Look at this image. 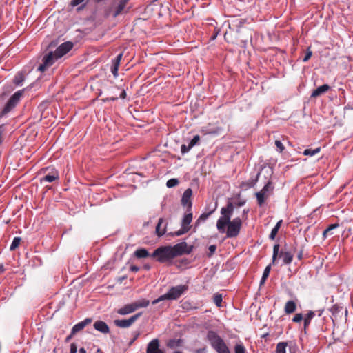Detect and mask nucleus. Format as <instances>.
Here are the masks:
<instances>
[{"mask_svg": "<svg viewBox=\"0 0 353 353\" xmlns=\"http://www.w3.org/2000/svg\"><path fill=\"white\" fill-rule=\"evenodd\" d=\"M296 305L294 301H288L285 305L284 310L286 314H292L295 312Z\"/></svg>", "mask_w": 353, "mask_h": 353, "instance_id": "25", "label": "nucleus"}, {"mask_svg": "<svg viewBox=\"0 0 353 353\" xmlns=\"http://www.w3.org/2000/svg\"><path fill=\"white\" fill-rule=\"evenodd\" d=\"M122 56H123V54L122 53H120L119 54H118L117 56V57L114 59L117 61H119V62H121V58H122Z\"/></svg>", "mask_w": 353, "mask_h": 353, "instance_id": "54", "label": "nucleus"}, {"mask_svg": "<svg viewBox=\"0 0 353 353\" xmlns=\"http://www.w3.org/2000/svg\"><path fill=\"white\" fill-rule=\"evenodd\" d=\"M118 70L119 68L112 65L111 72L114 77H117L118 76Z\"/></svg>", "mask_w": 353, "mask_h": 353, "instance_id": "49", "label": "nucleus"}, {"mask_svg": "<svg viewBox=\"0 0 353 353\" xmlns=\"http://www.w3.org/2000/svg\"><path fill=\"white\" fill-rule=\"evenodd\" d=\"M171 249L173 254H174V257L184 254H190L192 250V247H188L187 243L185 241L179 243L174 246H171Z\"/></svg>", "mask_w": 353, "mask_h": 353, "instance_id": "7", "label": "nucleus"}, {"mask_svg": "<svg viewBox=\"0 0 353 353\" xmlns=\"http://www.w3.org/2000/svg\"><path fill=\"white\" fill-rule=\"evenodd\" d=\"M146 353H164L159 349V341L157 339H152L147 345Z\"/></svg>", "mask_w": 353, "mask_h": 353, "instance_id": "16", "label": "nucleus"}, {"mask_svg": "<svg viewBox=\"0 0 353 353\" xmlns=\"http://www.w3.org/2000/svg\"><path fill=\"white\" fill-rule=\"evenodd\" d=\"M330 311L336 318L341 317L343 313H345V316L347 314V308L339 304H334L332 305V307L330 309Z\"/></svg>", "mask_w": 353, "mask_h": 353, "instance_id": "17", "label": "nucleus"}, {"mask_svg": "<svg viewBox=\"0 0 353 353\" xmlns=\"http://www.w3.org/2000/svg\"><path fill=\"white\" fill-rule=\"evenodd\" d=\"M92 321L91 318H86L83 321L74 325L72 328V334H76L77 332L82 330L86 325L90 324Z\"/></svg>", "mask_w": 353, "mask_h": 353, "instance_id": "18", "label": "nucleus"}, {"mask_svg": "<svg viewBox=\"0 0 353 353\" xmlns=\"http://www.w3.org/2000/svg\"><path fill=\"white\" fill-rule=\"evenodd\" d=\"M209 250V254H208V256H211L214 254L216 250V245H211L208 248Z\"/></svg>", "mask_w": 353, "mask_h": 353, "instance_id": "45", "label": "nucleus"}, {"mask_svg": "<svg viewBox=\"0 0 353 353\" xmlns=\"http://www.w3.org/2000/svg\"><path fill=\"white\" fill-rule=\"evenodd\" d=\"M270 270L271 265H268V266L265 267L262 276H264V278H268L270 274Z\"/></svg>", "mask_w": 353, "mask_h": 353, "instance_id": "46", "label": "nucleus"}, {"mask_svg": "<svg viewBox=\"0 0 353 353\" xmlns=\"http://www.w3.org/2000/svg\"><path fill=\"white\" fill-rule=\"evenodd\" d=\"M134 256L137 258L141 259V258L148 257L150 255L146 249L141 248V249L137 250L134 252Z\"/></svg>", "mask_w": 353, "mask_h": 353, "instance_id": "26", "label": "nucleus"}, {"mask_svg": "<svg viewBox=\"0 0 353 353\" xmlns=\"http://www.w3.org/2000/svg\"><path fill=\"white\" fill-rule=\"evenodd\" d=\"M272 190L273 186L271 181H269L259 192L256 193L257 203L260 207L263 205L265 199L270 196Z\"/></svg>", "mask_w": 353, "mask_h": 353, "instance_id": "6", "label": "nucleus"}, {"mask_svg": "<svg viewBox=\"0 0 353 353\" xmlns=\"http://www.w3.org/2000/svg\"><path fill=\"white\" fill-rule=\"evenodd\" d=\"M302 256H303V252H302V251H301V252L299 253V254H298V259L301 260V259H302Z\"/></svg>", "mask_w": 353, "mask_h": 353, "instance_id": "63", "label": "nucleus"}, {"mask_svg": "<svg viewBox=\"0 0 353 353\" xmlns=\"http://www.w3.org/2000/svg\"><path fill=\"white\" fill-rule=\"evenodd\" d=\"M73 48V43L70 41H66L61 43L54 52L57 59L61 58L67 54Z\"/></svg>", "mask_w": 353, "mask_h": 353, "instance_id": "12", "label": "nucleus"}, {"mask_svg": "<svg viewBox=\"0 0 353 353\" xmlns=\"http://www.w3.org/2000/svg\"><path fill=\"white\" fill-rule=\"evenodd\" d=\"M222 299V295L220 294H215L213 296L214 303L217 307L221 306Z\"/></svg>", "mask_w": 353, "mask_h": 353, "instance_id": "34", "label": "nucleus"}, {"mask_svg": "<svg viewBox=\"0 0 353 353\" xmlns=\"http://www.w3.org/2000/svg\"><path fill=\"white\" fill-rule=\"evenodd\" d=\"M77 347L75 343H72L70 345V353H77Z\"/></svg>", "mask_w": 353, "mask_h": 353, "instance_id": "50", "label": "nucleus"}, {"mask_svg": "<svg viewBox=\"0 0 353 353\" xmlns=\"http://www.w3.org/2000/svg\"><path fill=\"white\" fill-rule=\"evenodd\" d=\"M79 353H86V350L85 348L81 347L79 349Z\"/></svg>", "mask_w": 353, "mask_h": 353, "instance_id": "62", "label": "nucleus"}, {"mask_svg": "<svg viewBox=\"0 0 353 353\" xmlns=\"http://www.w3.org/2000/svg\"><path fill=\"white\" fill-rule=\"evenodd\" d=\"M164 223H165V220L163 219V218H160L159 219V221H158V223H157V225L156 226V230H155L156 234L159 236H163L165 233V232H166L167 223H165L163 225V224Z\"/></svg>", "mask_w": 353, "mask_h": 353, "instance_id": "23", "label": "nucleus"}, {"mask_svg": "<svg viewBox=\"0 0 353 353\" xmlns=\"http://www.w3.org/2000/svg\"><path fill=\"white\" fill-rule=\"evenodd\" d=\"M200 140L199 135H195L193 139L190 141L189 145L191 148H193L196 145Z\"/></svg>", "mask_w": 353, "mask_h": 353, "instance_id": "40", "label": "nucleus"}, {"mask_svg": "<svg viewBox=\"0 0 353 353\" xmlns=\"http://www.w3.org/2000/svg\"><path fill=\"white\" fill-rule=\"evenodd\" d=\"M150 304V301L145 299L136 301L132 303L125 305L117 310V313L120 315H127L136 311L141 307H146Z\"/></svg>", "mask_w": 353, "mask_h": 353, "instance_id": "4", "label": "nucleus"}, {"mask_svg": "<svg viewBox=\"0 0 353 353\" xmlns=\"http://www.w3.org/2000/svg\"><path fill=\"white\" fill-rule=\"evenodd\" d=\"M193 214L192 211H187L184 214L183 217L181 220V226L185 228H189V230L191 228L190 223L192 221Z\"/></svg>", "mask_w": 353, "mask_h": 353, "instance_id": "21", "label": "nucleus"}, {"mask_svg": "<svg viewBox=\"0 0 353 353\" xmlns=\"http://www.w3.org/2000/svg\"><path fill=\"white\" fill-rule=\"evenodd\" d=\"M223 131V128L218 125H213L209 124L207 126L202 128L201 132L204 134H210V135H219L221 134Z\"/></svg>", "mask_w": 353, "mask_h": 353, "instance_id": "14", "label": "nucleus"}, {"mask_svg": "<svg viewBox=\"0 0 353 353\" xmlns=\"http://www.w3.org/2000/svg\"><path fill=\"white\" fill-rule=\"evenodd\" d=\"M119 65H120V62L117 61H115L114 59L112 60V65L113 66L119 68Z\"/></svg>", "mask_w": 353, "mask_h": 353, "instance_id": "57", "label": "nucleus"}, {"mask_svg": "<svg viewBox=\"0 0 353 353\" xmlns=\"http://www.w3.org/2000/svg\"><path fill=\"white\" fill-rule=\"evenodd\" d=\"M21 239L20 237H14L10 247V250H14L20 244Z\"/></svg>", "mask_w": 353, "mask_h": 353, "instance_id": "32", "label": "nucleus"}, {"mask_svg": "<svg viewBox=\"0 0 353 353\" xmlns=\"http://www.w3.org/2000/svg\"><path fill=\"white\" fill-rule=\"evenodd\" d=\"M339 227V224L334 223L330 225L323 232V236L326 238L327 234L332 230Z\"/></svg>", "mask_w": 353, "mask_h": 353, "instance_id": "35", "label": "nucleus"}, {"mask_svg": "<svg viewBox=\"0 0 353 353\" xmlns=\"http://www.w3.org/2000/svg\"><path fill=\"white\" fill-rule=\"evenodd\" d=\"M321 150V148H316L315 149H305L303 151V154L305 156H314L318 154Z\"/></svg>", "mask_w": 353, "mask_h": 353, "instance_id": "30", "label": "nucleus"}, {"mask_svg": "<svg viewBox=\"0 0 353 353\" xmlns=\"http://www.w3.org/2000/svg\"><path fill=\"white\" fill-rule=\"evenodd\" d=\"M266 279L267 278H264V276H262L261 279L260 281V285H263L265 283Z\"/></svg>", "mask_w": 353, "mask_h": 353, "instance_id": "60", "label": "nucleus"}, {"mask_svg": "<svg viewBox=\"0 0 353 353\" xmlns=\"http://www.w3.org/2000/svg\"><path fill=\"white\" fill-rule=\"evenodd\" d=\"M234 352L235 353H245V348L243 344H236L234 346Z\"/></svg>", "mask_w": 353, "mask_h": 353, "instance_id": "37", "label": "nucleus"}, {"mask_svg": "<svg viewBox=\"0 0 353 353\" xmlns=\"http://www.w3.org/2000/svg\"><path fill=\"white\" fill-rule=\"evenodd\" d=\"M132 334L133 335V337H132V339H131V341L129 343L130 345H132L133 343L139 338V336L140 335V332L139 331H134V332H133L132 333Z\"/></svg>", "mask_w": 353, "mask_h": 353, "instance_id": "42", "label": "nucleus"}, {"mask_svg": "<svg viewBox=\"0 0 353 353\" xmlns=\"http://www.w3.org/2000/svg\"><path fill=\"white\" fill-rule=\"evenodd\" d=\"M207 339L210 342L211 346L215 349L224 343L221 337L214 331L210 330L207 334Z\"/></svg>", "mask_w": 353, "mask_h": 353, "instance_id": "11", "label": "nucleus"}, {"mask_svg": "<svg viewBox=\"0 0 353 353\" xmlns=\"http://www.w3.org/2000/svg\"><path fill=\"white\" fill-rule=\"evenodd\" d=\"M50 170V172L46 174L43 177L40 179V183H43L44 182L52 183L59 178L58 171L54 168H50L48 167L44 168L41 170V172H46L47 170Z\"/></svg>", "mask_w": 353, "mask_h": 353, "instance_id": "10", "label": "nucleus"}, {"mask_svg": "<svg viewBox=\"0 0 353 353\" xmlns=\"http://www.w3.org/2000/svg\"><path fill=\"white\" fill-rule=\"evenodd\" d=\"M214 350L217 353H230V351L225 342Z\"/></svg>", "mask_w": 353, "mask_h": 353, "instance_id": "31", "label": "nucleus"}, {"mask_svg": "<svg viewBox=\"0 0 353 353\" xmlns=\"http://www.w3.org/2000/svg\"><path fill=\"white\" fill-rule=\"evenodd\" d=\"M139 267L137 266V265H131L130 268V271L133 272H137L139 270Z\"/></svg>", "mask_w": 353, "mask_h": 353, "instance_id": "51", "label": "nucleus"}, {"mask_svg": "<svg viewBox=\"0 0 353 353\" xmlns=\"http://www.w3.org/2000/svg\"><path fill=\"white\" fill-rule=\"evenodd\" d=\"M192 195V190L191 188H188L185 190L181 198V205L187 207V211H192V203L191 197Z\"/></svg>", "mask_w": 353, "mask_h": 353, "instance_id": "13", "label": "nucleus"}, {"mask_svg": "<svg viewBox=\"0 0 353 353\" xmlns=\"http://www.w3.org/2000/svg\"><path fill=\"white\" fill-rule=\"evenodd\" d=\"M303 319V315L302 314H295V316L293 317L292 319V321L295 323H299L300 321H301Z\"/></svg>", "mask_w": 353, "mask_h": 353, "instance_id": "47", "label": "nucleus"}, {"mask_svg": "<svg viewBox=\"0 0 353 353\" xmlns=\"http://www.w3.org/2000/svg\"><path fill=\"white\" fill-rule=\"evenodd\" d=\"M216 37V34H213V36H212V37H211V39L214 40V39H215Z\"/></svg>", "mask_w": 353, "mask_h": 353, "instance_id": "64", "label": "nucleus"}, {"mask_svg": "<svg viewBox=\"0 0 353 353\" xmlns=\"http://www.w3.org/2000/svg\"><path fill=\"white\" fill-rule=\"evenodd\" d=\"M216 203L210 208L209 211L208 212H203L202 213L199 217L197 219V220L194 223V228H198L201 223L205 222L209 216L216 210Z\"/></svg>", "mask_w": 353, "mask_h": 353, "instance_id": "15", "label": "nucleus"}, {"mask_svg": "<svg viewBox=\"0 0 353 353\" xmlns=\"http://www.w3.org/2000/svg\"><path fill=\"white\" fill-rule=\"evenodd\" d=\"M278 228H273L270 232V234L269 235V239L271 240H274L278 233Z\"/></svg>", "mask_w": 353, "mask_h": 353, "instance_id": "43", "label": "nucleus"}, {"mask_svg": "<svg viewBox=\"0 0 353 353\" xmlns=\"http://www.w3.org/2000/svg\"><path fill=\"white\" fill-rule=\"evenodd\" d=\"M233 211V204L232 202L229 201L225 207H223L221 209V216L216 222V228L220 233H224L225 232V226H228L226 230V236L228 238L237 236L242 225V220L239 217L234 218L231 221Z\"/></svg>", "mask_w": 353, "mask_h": 353, "instance_id": "1", "label": "nucleus"}, {"mask_svg": "<svg viewBox=\"0 0 353 353\" xmlns=\"http://www.w3.org/2000/svg\"><path fill=\"white\" fill-rule=\"evenodd\" d=\"M196 353H206L205 348H199L196 350Z\"/></svg>", "mask_w": 353, "mask_h": 353, "instance_id": "56", "label": "nucleus"}, {"mask_svg": "<svg viewBox=\"0 0 353 353\" xmlns=\"http://www.w3.org/2000/svg\"><path fill=\"white\" fill-rule=\"evenodd\" d=\"M188 231H189V228H183L182 226H181L180 230H179L178 231H176L173 234V235L174 236H179L181 235H183V234H185Z\"/></svg>", "mask_w": 353, "mask_h": 353, "instance_id": "38", "label": "nucleus"}, {"mask_svg": "<svg viewBox=\"0 0 353 353\" xmlns=\"http://www.w3.org/2000/svg\"><path fill=\"white\" fill-rule=\"evenodd\" d=\"M151 257L155 258L160 263H165L174 258L171 246H161L157 248L151 254Z\"/></svg>", "mask_w": 353, "mask_h": 353, "instance_id": "3", "label": "nucleus"}, {"mask_svg": "<svg viewBox=\"0 0 353 353\" xmlns=\"http://www.w3.org/2000/svg\"><path fill=\"white\" fill-rule=\"evenodd\" d=\"M330 89V85L327 84H323V85L319 86L312 92L311 97L316 98L319 96H321L327 92Z\"/></svg>", "mask_w": 353, "mask_h": 353, "instance_id": "22", "label": "nucleus"}, {"mask_svg": "<svg viewBox=\"0 0 353 353\" xmlns=\"http://www.w3.org/2000/svg\"><path fill=\"white\" fill-rule=\"evenodd\" d=\"M117 97H111V98H107L105 99H103L104 101H116L117 100Z\"/></svg>", "mask_w": 353, "mask_h": 353, "instance_id": "59", "label": "nucleus"}, {"mask_svg": "<svg viewBox=\"0 0 353 353\" xmlns=\"http://www.w3.org/2000/svg\"><path fill=\"white\" fill-rule=\"evenodd\" d=\"M191 147L190 146V145L188 144V145H185L184 144H183L181 147V152L182 154H185L187 152H188L190 150H191Z\"/></svg>", "mask_w": 353, "mask_h": 353, "instance_id": "44", "label": "nucleus"}, {"mask_svg": "<svg viewBox=\"0 0 353 353\" xmlns=\"http://www.w3.org/2000/svg\"><path fill=\"white\" fill-rule=\"evenodd\" d=\"M119 97H120L121 99H125V97H126V92L125 91V90H122V92H121Z\"/></svg>", "mask_w": 353, "mask_h": 353, "instance_id": "53", "label": "nucleus"}, {"mask_svg": "<svg viewBox=\"0 0 353 353\" xmlns=\"http://www.w3.org/2000/svg\"><path fill=\"white\" fill-rule=\"evenodd\" d=\"M129 1L130 0H119V4L115 7V8L110 10V14L112 12L113 17H117L124 10Z\"/></svg>", "mask_w": 353, "mask_h": 353, "instance_id": "20", "label": "nucleus"}, {"mask_svg": "<svg viewBox=\"0 0 353 353\" xmlns=\"http://www.w3.org/2000/svg\"><path fill=\"white\" fill-rule=\"evenodd\" d=\"M94 328L102 334H108L110 328L108 324L102 321H97L93 324Z\"/></svg>", "mask_w": 353, "mask_h": 353, "instance_id": "19", "label": "nucleus"}, {"mask_svg": "<svg viewBox=\"0 0 353 353\" xmlns=\"http://www.w3.org/2000/svg\"><path fill=\"white\" fill-rule=\"evenodd\" d=\"M74 334H72V332L70 333V335H68L66 339H65V342H68L70 341V339L72 338V336H74Z\"/></svg>", "mask_w": 353, "mask_h": 353, "instance_id": "61", "label": "nucleus"}, {"mask_svg": "<svg viewBox=\"0 0 353 353\" xmlns=\"http://www.w3.org/2000/svg\"><path fill=\"white\" fill-rule=\"evenodd\" d=\"M85 0H72L70 5L72 7L77 6L80 3H83Z\"/></svg>", "mask_w": 353, "mask_h": 353, "instance_id": "48", "label": "nucleus"}, {"mask_svg": "<svg viewBox=\"0 0 353 353\" xmlns=\"http://www.w3.org/2000/svg\"><path fill=\"white\" fill-rule=\"evenodd\" d=\"M179 184V180L177 179H169L166 185L168 188H173Z\"/></svg>", "mask_w": 353, "mask_h": 353, "instance_id": "36", "label": "nucleus"}, {"mask_svg": "<svg viewBox=\"0 0 353 353\" xmlns=\"http://www.w3.org/2000/svg\"><path fill=\"white\" fill-rule=\"evenodd\" d=\"M312 55V52L310 50V48H307L306 50L305 55L304 58L303 59V62L307 61L311 58Z\"/></svg>", "mask_w": 353, "mask_h": 353, "instance_id": "41", "label": "nucleus"}, {"mask_svg": "<svg viewBox=\"0 0 353 353\" xmlns=\"http://www.w3.org/2000/svg\"><path fill=\"white\" fill-rule=\"evenodd\" d=\"M54 53L53 52H49L45 54L42 59V63L38 67V70L40 72H44L47 68L53 65L54 61L57 60Z\"/></svg>", "mask_w": 353, "mask_h": 353, "instance_id": "8", "label": "nucleus"}, {"mask_svg": "<svg viewBox=\"0 0 353 353\" xmlns=\"http://www.w3.org/2000/svg\"><path fill=\"white\" fill-rule=\"evenodd\" d=\"M3 125H1L0 126V145L2 143V134H3Z\"/></svg>", "mask_w": 353, "mask_h": 353, "instance_id": "55", "label": "nucleus"}, {"mask_svg": "<svg viewBox=\"0 0 353 353\" xmlns=\"http://www.w3.org/2000/svg\"><path fill=\"white\" fill-rule=\"evenodd\" d=\"M314 312L310 311L304 318V330H306L307 327L310 325L312 319L314 316Z\"/></svg>", "mask_w": 353, "mask_h": 353, "instance_id": "28", "label": "nucleus"}, {"mask_svg": "<svg viewBox=\"0 0 353 353\" xmlns=\"http://www.w3.org/2000/svg\"><path fill=\"white\" fill-rule=\"evenodd\" d=\"M275 145L276 146V150L280 153H281L285 150L284 145L279 140L275 141Z\"/></svg>", "mask_w": 353, "mask_h": 353, "instance_id": "39", "label": "nucleus"}, {"mask_svg": "<svg viewBox=\"0 0 353 353\" xmlns=\"http://www.w3.org/2000/svg\"><path fill=\"white\" fill-rule=\"evenodd\" d=\"M287 342H280L276 345V353H286Z\"/></svg>", "mask_w": 353, "mask_h": 353, "instance_id": "29", "label": "nucleus"}, {"mask_svg": "<svg viewBox=\"0 0 353 353\" xmlns=\"http://www.w3.org/2000/svg\"><path fill=\"white\" fill-rule=\"evenodd\" d=\"M188 290V285H179L169 289L167 293L160 296L152 302V305L157 304L164 300H176L185 294Z\"/></svg>", "mask_w": 353, "mask_h": 353, "instance_id": "2", "label": "nucleus"}, {"mask_svg": "<svg viewBox=\"0 0 353 353\" xmlns=\"http://www.w3.org/2000/svg\"><path fill=\"white\" fill-rule=\"evenodd\" d=\"M23 92L24 90H18L10 97L3 110L0 112V118L6 117L16 107L20 101Z\"/></svg>", "mask_w": 353, "mask_h": 353, "instance_id": "5", "label": "nucleus"}, {"mask_svg": "<svg viewBox=\"0 0 353 353\" xmlns=\"http://www.w3.org/2000/svg\"><path fill=\"white\" fill-rule=\"evenodd\" d=\"M24 79L25 78L22 72H18L13 79V83L16 85H21Z\"/></svg>", "mask_w": 353, "mask_h": 353, "instance_id": "27", "label": "nucleus"}, {"mask_svg": "<svg viewBox=\"0 0 353 353\" xmlns=\"http://www.w3.org/2000/svg\"><path fill=\"white\" fill-rule=\"evenodd\" d=\"M282 223H283L282 220L279 221L274 228H278V230H279V228H281V226L282 225Z\"/></svg>", "mask_w": 353, "mask_h": 353, "instance_id": "58", "label": "nucleus"}, {"mask_svg": "<svg viewBox=\"0 0 353 353\" xmlns=\"http://www.w3.org/2000/svg\"><path fill=\"white\" fill-rule=\"evenodd\" d=\"M142 313H137L128 319H117L114 321V323L117 327L121 328L130 327L141 316Z\"/></svg>", "mask_w": 353, "mask_h": 353, "instance_id": "9", "label": "nucleus"}, {"mask_svg": "<svg viewBox=\"0 0 353 353\" xmlns=\"http://www.w3.org/2000/svg\"><path fill=\"white\" fill-rule=\"evenodd\" d=\"M245 204V200L239 201L236 203V205L238 207H241Z\"/></svg>", "mask_w": 353, "mask_h": 353, "instance_id": "52", "label": "nucleus"}, {"mask_svg": "<svg viewBox=\"0 0 353 353\" xmlns=\"http://www.w3.org/2000/svg\"><path fill=\"white\" fill-rule=\"evenodd\" d=\"M279 244L276 243L273 247L272 263H274L279 252Z\"/></svg>", "mask_w": 353, "mask_h": 353, "instance_id": "33", "label": "nucleus"}, {"mask_svg": "<svg viewBox=\"0 0 353 353\" xmlns=\"http://www.w3.org/2000/svg\"><path fill=\"white\" fill-rule=\"evenodd\" d=\"M279 256L282 258L284 264H290L293 259V255L290 252L281 251Z\"/></svg>", "mask_w": 353, "mask_h": 353, "instance_id": "24", "label": "nucleus"}]
</instances>
